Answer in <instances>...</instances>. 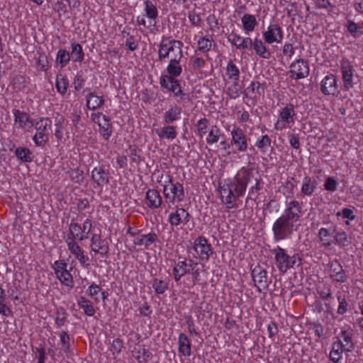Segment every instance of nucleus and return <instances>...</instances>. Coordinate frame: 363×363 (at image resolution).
Returning a JSON list of instances; mask_svg holds the SVG:
<instances>
[{
  "mask_svg": "<svg viewBox=\"0 0 363 363\" xmlns=\"http://www.w3.org/2000/svg\"><path fill=\"white\" fill-rule=\"evenodd\" d=\"M250 180V173L247 170H241L233 178H227L218 182L220 199L228 209L238 207L237 201L245 195Z\"/></svg>",
  "mask_w": 363,
  "mask_h": 363,
  "instance_id": "1",
  "label": "nucleus"
},
{
  "mask_svg": "<svg viewBox=\"0 0 363 363\" xmlns=\"http://www.w3.org/2000/svg\"><path fill=\"white\" fill-rule=\"evenodd\" d=\"M156 182L163 188L162 192L167 202L174 204L184 199V191L183 185L179 182H173L170 174L158 173Z\"/></svg>",
  "mask_w": 363,
  "mask_h": 363,
  "instance_id": "2",
  "label": "nucleus"
},
{
  "mask_svg": "<svg viewBox=\"0 0 363 363\" xmlns=\"http://www.w3.org/2000/svg\"><path fill=\"white\" fill-rule=\"evenodd\" d=\"M183 43L171 38L163 37L159 45L158 56L160 60L182 59Z\"/></svg>",
  "mask_w": 363,
  "mask_h": 363,
  "instance_id": "3",
  "label": "nucleus"
},
{
  "mask_svg": "<svg viewBox=\"0 0 363 363\" xmlns=\"http://www.w3.org/2000/svg\"><path fill=\"white\" fill-rule=\"evenodd\" d=\"M191 274L192 279L196 280L200 275L199 263L192 259H184L178 261L172 269V275L176 282L180 281L186 274Z\"/></svg>",
  "mask_w": 363,
  "mask_h": 363,
  "instance_id": "4",
  "label": "nucleus"
},
{
  "mask_svg": "<svg viewBox=\"0 0 363 363\" xmlns=\"http://www.w3.org/2000/svg\"><path fill=\"white\" fill-rule=\"evenodd\" d=\"M272 252L274 255L275 264L279 271L285 273L287 270L293 267L296 262L300 264L301 258L298 254L292 256L289 255L286 251L279 246L273 249Z\"/></svg>",
  "mask_w": 363,
  "mask_h": 363,
  "instance_id": "5",
  "label": "nucleus"
},
{
  "mask_svg": "<svg viewBox=\"0 0 363 363\" xmlns=\"http://www.w3.org/2000/svg\"><path fill=\"white\" fill-rule=\"evenodd\" d=\"M296 113L294 106L292 104H287L279 111L277 119L274 123V129L277 131H282L287 128H291L295 124Z\"/></svg>",
  "mask_w": 363,
  "mask_h": 363,
  "instance_id": "6",
  "label": "nucleus"
},
{
  "mask_svg": "<svg viewBox=\"0 0 363 363\" xmlns=\"http://www.w3.org/2000/svg\"><path fill=\"white\" fill-rule=\"evenodd\" d=\"M296 230V224L280 216L275 220L272 226L274 239L276 242L289 239Z\"/></svg>",
  "mask_w": 363,
  "mask_h": 363,
  "instance_id": "7",
  "label": "nucleus"
},
{
  "mask_svg": "<svg viewBox=\"0 0 363 363\" xmlns=\"http://www.w3.org/2000/svg\"><path fill=\"white\" fill-rule=\"evenodd\" d=\"M143 11L144 15L137 17L138 24L147 28L155 27L158 17V10L155 4L148 0L145 1Z\"/></svg>",
  "mask_w": 363,
  "mask_h": 363,
  "instance_id": "8",
  "label": "nucleus"
},
{
  "mask_svg": "<svg viewBox=\"0 0 363 363\" xmlns=\"http://www.w3.org/2000/svg\"><path fill=\"white\" fill-rule=\"evenodd\" d=\"M34 125L36 133L33 136V141L36 145L42 146L48 140L49 135L51 133L52 122L48 118H42Z\"/></svg>",
  "mask_w": 363,
  "mask_h": 363,
  "instance_id": "9",
  "label": "nucleus"
},
{
  "mask_svg": "<svg viewBox=\"0 0 363 363\" xmlns=\"http://www.w3.org/2000/svg\"><path fill=\"white\" fill-rule=\"evenodd\" d=\"M283 28L276 22H270L267 29L262 33V38L265 43L280 44L284 39Z\"/></svg>",
  "mask_w": 363,
  "mask_h": 363,
  "instance_id": "10",
  "label": "nucleus"
},
{
  "mask_svg": "<svg viewBox=\"0 0 363 363\" xmlns=\"http://www.w3.org/2000/svg\"><path fill=\"white\" fill-rule=\"evenodd\" d=\"M52 269L56 277L60 283L69 288L73 287V278L70 270L67 269V264L65 260H57L53 263Z\"/></svg>",
  "mask_w": 363,
  "mask_h": 363,
  "instance_id": "11",
  "label": "nucleus"
},
{
  "mask_svg": "<svg viewBox=\"0 0 363 363\" xmlns=\"http://www.w3.org/2000/svg\"><path fill=\"white\" fill-rule=\"evenodd\" d=\"M190 218L189 213L184 208H177L168 215V222L172 229L183 228Z\"/></svg>",
  "mask_w": 363,
  "mask_h": 363,
  "instance_id": "12",
  "label": "nucleus"
},
{
  "mask_svg": "<svg viewBox=\"0 0 363 363\" xmlns=\"http://www.w3.org/2000/svg\"><path fill=\"white\" fill-rule=\"evenodd\" d=\"M160 84L163 89L171 91L174 96L179 98V101L189 102L190 101L189 94L183 91L179 80L172 81L170 78L166 77L163 80V83Z\"/></svg>",
  "mask_w": 363,
  "mask_h": 363,
  "instance_id": "13",
  "label": "nucleus"
},
{
  "mask_svg": "<svg viewBox=\"0 0 363 363\" xmlns=\"http://www.w3.org/2000/svg\"><path fill=\"white\" fill-rule=\"evenodd\" d=\"M160 84L163 89L171 91L174 96L179 98V101L189 102L190 101L189 94L183 91L179 80L172 81L170 78L166 77L163 80V83Z\"/></svg>",
  "mask_w": 363,
  "mask_h": 363,
  "instance_id": "14",
  "label": "nucleus"
},
{
  "mask_svg": "<svg viewBox=\"0 0 363 363\" xmlns=\"http://www.w3.org/2000/svg\"><path fill=\"white\" fill-rule=\"evenodd\" d=\"M303 215V211L301 204L298 201L293 200L286 203V208L281 216L295 224Z\"/></svg>",
  "mask_w": 363,
  "mask_h": 363,
  "instance_id": "15",
  "label": "nucleus"
},
{
  "mask_svg": "<svg viewBox=\"0 0 363 363\" xmlns=\"http://www.w3.org/2000/svg\"><path fill=\"white\" fill-rule=\"evenodd\" d=\"M230 135L231 143L235 147L237 151L245 152L248 147V142L243 130L239 126H234L230 132Z\"/></svg>",
  "mask_w": 363,
  "mask_h": 363,
  "instance_id": "16",
  "label": "nucleus"
},
{
  "mask_svg": "<svg viewBox=\"0 0 363 363\" xmlns=\"http://www.w3.org/2000/svg\"><path fill=\"white\" fill-rule=\"evenodd\" d=\"M194 257L201 260H208L212 253L211 245L204 237H199L194 242Z\"/></svg>",
  "mask_w": 363,
  "mask_h": 363,
  "instance_id": "17",
  "label": "nucleus"
},
{
  "mask_svg": "<svg viewBox=\"0 0 363 363\" xmlns=\"http://www.w3.org/2000/svg\"><path fill=\"white\" fill-rule=\"evenodd\" d=\"M309 70L308 62L302 58H299L291 64L289 72L291 77L295 79H301L308 77Z\"/></svg>",
  "mask_w": 363,
  "mask_h": 363,
  "instance_id": "18",
  "label": "nucleus"
},
{
  "mask_svg": "<svg viewBox=\"0 0 363 363\" xmlns=\"http://www.w3.org/2000/svg\"><path fill=\"white\" fill-rule=\"evenodd\" d=\"M340 71L345 90H349L353 87L354 69L351 62L346 59H343L340 64Z\"/></svg>",
  "mask_w": 363,
  "mask_h": 363,
  "instance_id": "19",
  "label": "nucleus"
},
{
  "mask_svg": "<svg viewBox=\"0 0 363 363\" xmlns=\"http://www.w3.org/2000/svg\"><path fill=\"white\" fill-rule=\"evenodd\" d=\"M259 24L257 17L251 13H244L240 18V28L242 31L247 35L252 33Z\"/></svg>",
  "mask_w": 363,
  "mask_h": 363,
  "instance_id": "20",
  "label": "nucleus"
},
{
  "mask_svg": "<svg viewBox=\"0 0 363 363\" xmlns=\"http://www.w3.org/2000/svg\"><path fill=\"white\" fill-rule=\"evenodd\" d=\"M14 115V125L25 131L30 132L33 130L34 122L30 118L29 116L21 112L19 110L13 111Z\"/></svg>",
  "mask_w": 363,
  "mask_h": 363,
  "instance_id": "21",
  "label": "nucleus"
},
{
  "mask_svg": "<svg viewBox=\"0 0 363 363\" xmlns=\"http://www.w3.org/2000/svg\"><path fill=\"white\" fill-rule=\"evenodd\" d=\"M181 59L169 60L166 68L167 74H163L160 78V83H163V80L166 77L170 78L172 81L177 80L178 77L182 72V67L180 65Z\"/></svg>",
  "mask_w": 363,
  "mask_h": 363,
  "instance_id": "22",
  "label": "nucleus"
},
{
  "mask_svg": "<svg viewBox=\"0 0 363 363\" xmlns=\"http://www.w3.org/2000/svg\"><path fill=\"white\" fill-rule=\"evenodd\" d=\"M320 90L325 95H335L338 92L336 77L333 74L325 76L320 82Z\"/></svg>",
  "mask_w": 363,
  "mask_h": 363,
  "instance_id": "23",
  "label": "nucleus"
},
{
  "mask_svg": "<svg viewBox=\"0 0 363 363\" xmlns=\"http://www.w3.org/2000/svg\"><path fill=\"white\" fill-rule=\"evenodd\" d=\"M228 41L239 50L250 49L252 43V39L250 38L242 37L233 33L228 36Z\"/></svg>",
  "mask_w": 363,
  "mask_h": 363,
  "instance_id": "24",
  "label": "nucleus"
},
{
  "mask_svg": "<svg viewBox=\"0 0 363 363\" xmlns=\"http://www.w3.org/2000/svg\"><path fill=\"white\" fill-rule=\"evenodd\" d=\"M153 132L155 133L160 140H173L177 136L176 127L169 125L154 129Z\"/></svg>",
  "mask_w": 363,
  "mask_h": 363,
  "instance_id": "25",
  "label": "nucleus"
},
{
  "mask_svg": "<svg viewBox=\"0 0 363 363\" xmlns=\"http://www.w3.org/2000/svg\"><path fill=\"white\" fill-rule=\"evenodd\" d=\"M69 250L75 256L80 264L84 265L89 260L88 257L84 255V252L74 239L67 241Z\"/></svg>",
  "mask_w": 363,
  "mask_h": 363,
  "instance_id": "26",
  "label": "nucleus"
},
{
  "mask_svg": "<svg viewBox=\"0 0 363 363\" xmlns=\"http://www.w3.org/2000/svg\"><path fill=\"white\" fill-rule=\"evenodd\" d=\"M91 247L94 252L99 253L101 255H106L108 251V245L98 235H92L91 238Z\"/></svg>",
  "mask_w": 363,
  "mask_h": 363,
  "instance_id": "27",
  "label": "nucleus"
},
{
  "mask_svg": "<svg viewBox=\"0 0 363 363\" xmlns=\"http://www.w3.org/2000/svg\"><path fill=\"white\" fill-rule=\"evenodd\" d=\"M179 352L184 357H189L191 354V341L184 333H180L178 337Z\"/></svg>",
  "mask_w": 363,
  "mask_h": 363,
  "instance_id": "28",
  "label": "nucleus"
},
{
  "mask_svg": "<svg viewBox=\"0 0 363 363\" xmlns=\"http://www.w3.org/2000/svg\"><path fill=\"white\" fill-rule=\"evenodd\" d=\"M334 233V228L319 229L318 235L323 246L330 247L333 243Z\"/></svg>",
  "mask_w": 363,
  "mask_h": 363,
  "instance_id": "29",
  "label": "nucleus"
},
{
  "mask_svg": "<svg viewBox=\"0 0 363 363\" xmlns=\"http://www.w3.org/2000/svg\"><path fill=\"white\" fill-rule=\"evenodd\" d=\"M329 274L330 277L336 281L343 282L345 280V274L341 264L338 262H333L330 264Z\"/></svg>",
  "mask_w": 363,
  "mask_h": 363,
  "instance_id": "30",
  "label": "nucleus"
},
{
  "mask_svg": "<svg viewBox=\"0 0 363 363\" xmlns=\"http://www.w3.org/2000/svg\"><path fill=\"white\" fill-rule=\"evenodd\" d=\"M91 178L98 186L108 183V177L101 167H96L91 171Z\"/></svg>",
  "mask_w": 363,
  "mask_h": 363,
  "instance_id": "31",
  "label": "nucleus"
},
{
  "mask_svg": "<svg viewBox=\"0 0 363 363\" xmlns=\"http://www.w3.org/2000/svg\"><path fill=\"white\" fill-rule=\"evenodd\" d=\"M251 46H252L256 55L264 59L269 58L270 54L267 49L264 42L261 39L258 38H254Z\"/></svg>",
  "mask_w": 363,
  "mask_h": 363,
  "instance_id": "32",
  "label": "nucleus"
},
{
  "mask_svg": "<svg viewBox=\"0 0 363 363\" xmlns=\"http://www.w3.org/2000/svg\"><path fill=\"white\" fill-rule=\"evenodd\" d=\"M132 354L140 363L147 362L152 357L150 351L145 349L143 346L135 347L132 351Z\"/></svg>",
  "mask_w": 363,
  "mask_h": 363,
  "instance_id": "33",
  "label": "nucleus"
},
{
  "mask_svg": "<svg viewBox=\"0 0 363 363\" xmlns=\"http://www.w3.org/2000/svg\"><path fill=\"white\" fill-rule=\"evenodd\" d=\"M147 204L150 208H156L162 203V197L156 190H148L146 193Z\"/></svg>",
  "mask_w": 363,
  "mask_h": 363,
  "instance_id": "34",
  "label": "nucleus"
},
{
  "mask_svg": "<svg viewBox=\"0 0 363 363\" xmlns=\"http://www.w3.org/2000/svg\"><path fill=\"white\" fill-rule=\"evenodd\" d=\"M157 236L155 233H148L146 235H138L133 240L135 245L148 247L156 240Z\"/></svg>",
  "mask_w": 363,
  "mask_h": 363,
  "instance_id": "35",
  "label": "nucleus"
},
{
  "mask_svg": "<svg viewBox=\"0 0 363 363\" xmlns=\"http://www.w3.org/2000/svg\"><path fill=\"white\" fill-rule=\"evenodd\" d=\"M182 108L179 106H174L170 107L164 114V122L171 123L179 120L181 117Z\"/></svg>",
  "mask_w": 363,
  "mask_h": 363,
  "instance_id": "36",
  "label": "nucleus"
},
{
  "mask_svg": "<svg viewBox=\"0 0 363 363\" xmlns=\"http://www.w3.org/2000/svg\"><path fill=\"white\" fill-rule=\"evenodd\" d=\"M104 104L102 96H98L94 93H90L86 96V106L91 110H95L101 108Z\"/></svg>",
  "mask_w": 363,
  "mask_h": 363,
  "instance_id": "37",
  "label": "nucleus"
},
{
  "mask_svg": "<svg viewBox=\"0 0 363 363\" xmlns=\"http://www.w3.org/2000/svg\"><path fill=\"white\" fill-rule=\"evenodd\" d=\"M70 58L74 62H81L84 59V53L82 46L77 43H71Z\"/></svg>",
  "mask_w": 363,
  "mask_h": 363,
  "instance_id": "38",
  "label": "nucleus"
},
{
  "mask_svg": "<svg viewBox=\"0 0 363 363\" xmlns=\"http://www.w3.org/2000/svg\"><path fill=\"white\" fill-rule=\"evenodd\" d=\"M77 304L80 308L84 311V313L88 316H92L95 313V308L93 303L89 299L80 296L77 300Z\"/></svg>",
  "mask_w": 363,
  "mask_h": 363,
  "instance_id": "39",
  "label": "nucleus"
},
{
  "mask_svg": "<svg viewBox=\"0 0 363 363\" xmlns=\"http://www.w3.org/2000/svg\"><path fill=\"white\" fill-rule=\"evenodd\" d=\"M343 352H347L342 347V344L337 340L333 345L332 350L330 353V358L333 362H338L342 357Z\"/></svg>",
  "mask_w": 363,
  "mask_h": 363,
  "instance_id": "40",
  "label": "nucleus"
},
{
  "mask_svg": "<svg viewBox=\"0 0 363 363\" xmlns=\"http://www.w3.org/2000/svg\"><path fill=\"white\" fill-rule=\"evenodd\" d=\"M315 186V180L309 177H306L302 182L301 192L306 196H311L313 193Z\"/></svg>",
  "mask_w": 363,
  "mask_h": 363,
  "instance_id": "41",
  "label": "nucleus"
},
{
  "mask_svg": "<svg viewBox=\"0 0 363 363\" xmlns=\"http://www.w3.org/2000/svg\"><path fill=\"white\" fill-rule=\"evenodd\" d=\"M352 332L348 330H345L341 333L339 337V340H337L339 342L342 344V347L346 350V351H351L353 349V343L352 341Z\"/></svg>",
  "mask_w": 363,
  "mask_h": 363,
  "instance_id": "42",
  "label": "nucleus"
},
{
  "mask_svg": "<svg viewBox=\"0 0 363 363\" xmlns=\"http://www.w3.org/2000/svg\"><path fill=\"white\" fill-rule=\"evenodd\" d=\"M225 75L228 81H238L240 77L239 69L234 63L230 62L226 67Z\"/></svg>",
  "mask_w": 363,
  "mask_h": 363,
  "instance_id": "43",
  "label": "nucleus"
},
{
  "mask_svg": "<svg viewBox=\"0 0 363 363\" xmlns=\"http://www.w3.org/2000/svg\"><path fill=\"white\" fill-rule=\"evenodd\" d=\"M69 232L74 239L82 241L88 238V236L83 233L82 228L78 223H71L69 225Z\"/></svg>",
  "mask_w": 363,
  "mask_h": 363,
  "instance_id": "44",
  "label": "nucleus"
},
{
  "mask_svg": "<svg viewBox=\"0 0 363 363\" xmlns=\"http://www.w3.org/2000/svg\"><path fill=\"white\" fill-rule=\"evenodd\" d=\"M230 81H227V91L228 95L232 99H236L239 97L241 93V87L238 83V81H231L230 84Z\"/></svg>",
  "mask_w": 363,
  "mask_h": 363,
  "instance_id": "45",
  "label": "nucleus"
},
{
  "mask_svg": "<svg viewBox=\"0 0 363 363\" xmlns=\"http://www.w3.org/2000/svg\"><path fill=\"white\" fill-rule=\"evenodd\" d=\"M347 31L354 37L358 38L363 35V24L356 23L352 21L347 24Z\"/></svg>",
  "mask_w": 363,
  "mask_h": 363,
  "instance_id": "46",
  "label": "nucleus"
},
{
  "mask_svg": "<svg viewBox=\"0 0 363 363\" xmlns=\"http://www.w3.org/2000/svg\"><path fill=\"white\" fill-rule=\"evenodd\" d=\"M70 54L65 49H60L56 56V62L62 67H65L70 61Z\"/></svg>",
  "mask_w": 363,
  "mask_h": 363,
  "instance_id": "47",
  "label": "nucleus"
},
{
  "mask_svg": "<svg viewBox=\"0 0 363 363\" xmlns=\"http://www.w3.org/2000/svg\"><path fill=\"white\" fill-rule=\"evenodd\" d=\"M66 125V122L62 116H59L56 118L55 135L58 140H62L64 138V128Z\"/></svg>",
  "mask_w": 363,
  "mask_h": 363,
  "instance_id": "48",
  "label": "nucleus"
},
{
  "mask_svg": "<svg viewBox=\"0 0 363 363\" xmlns=\"http://www.w3.org/2000/svg\"><path fill=\"white\" fill-rule=\"evenodd\" d=\"M101 291V287L95 283L91 284L86 290V294L90 298H93L96 303H98L99 302L98 295L100 294Z\"/></svg>",
  "mask_w": 363,
  "mask_h": 363,
  "instance_id": "49",
  "label": "nucleus"
},
{
  "mask_svg": "<svg viewBox=\"0 0 363 363\" xmlns=\"http://www.w3.org/2000/svg\"><path fill=\"white\" fill-rule=\"evenodd\" d=\"M212 43V39L206 37H201L197 41L198 50L202 53H206L211 50Z\"/></svg>",
  "mask_w": 363,
  "mask_h": 363,
  "instance_id": "50",
  "label": "nucleus"
},
{
  "mask_svg": "<svg viewBox=\"0 0 363 363\" xmlns=\"http://www.w3.org/2000/svg\"><path fill=\"white\" fill-rule=\"evenodd\" d=\"M16 157L22 160L23 162H31L33 157L31 152L25 147L16 148L15 151Z\"/></svg>",
  "mask_w": 363,
  "mask_h": 363,
  "instance_id": "51",
  "label": "nucleus"
},
{
  "mask_svg": "<svg viewBox=\"0 0 363 363\" xmlns=\"http://www.w3.org/2000/svg\"><path fill=\"white\" fill-rule=\"evenodd\" d=\"M68 82L62 74H57L56 77V88L57 91L64 95L67 90Z\"/></svg>",
  "mask_w": 363,
  "mask_h": 363,
  "instance_id": "52",
  "label": "nucleus"
},
{
  "mask_svg": "<svg viewBox=\"0 0 363 363\" xmlns=\"http://www.w3.org/2000/svg\"><path fill=\"white\" fill-rule=\"evenodd\" d=\"M152 285L155 291L158 294H164L168 289V283L159 279H155Z\"/></svg>",
  "mask_w": 363,
  "mask_h": 363,
  "instance_id": "53",
  "label": "nucleus"
},
{
  "mask_svg": "<svg viewBox=\"0 0 363 363\" xmlns=\"http://www.w3.org/2000/svg\"><path fill=\"white\" fill-rule=\"evenodd\" d=\"M220 129L217 126H212L206 138V143L213 145L220 139Z\"/></svg>",
  "mask_w": 363,
  "mask_h": 363,
  "instance_id": "54",
  "label": "nucleus"
},
{
  "mask_svg": "<svg viewBox=\"0 0 363 363\" xmlns=\"http://www.w3.org/2000/svg\"><path fill=\"white\" fill-rule=\"evenodd\" d=\"M208 126V121L206 118H203L199 119L196 124V131L197 134L199 137L203 138L204 135L207 133V128Z\"/></svg>",
  "mask_w": 363,
  "mask_h": 363,
  "instance_id": "55",
  "label": "nucleus"
},
{
  "mask_svg": "<svg viewBox=\"0 0 363 363\" xmlns=\"http://www.w3.org/2000/svg\"><path fill=\"white\" fill-rule=\"evenodd\" d=\"M271 144V140L268 135H262L257 139L255 143V146L262 150V151H265V149L267 148Z\"/></svg>",
  "mask_w": 363,
  "mask_h": 363,
  "instance_id": "56",
  "label": "nucleus"
},
{
  "mask_svg": "<svg viewBox=\"0 0 363 363\" xmlns=\"http://www.w3.org/2000/svg\"><path fill=\"white\" fill-rule=\"evenodd\" d=\"M69 177L74 182L79 184L84 180L83 172L78 168L71 170Z\"/></svg>",
  "mask_w": 363,
  "mask_h": 363,
  "instance_id": "57",
  "label": "nucleus"
},
{
  "mask_svg": "<svg viewBox=\"0 0 363 363\" xmlns=\"http://www.w3.org/2000/svg\"><path fill=\"white\" fill-rule=\"evenodd\" d=\"M60 342L62 345V350L65 352L67 353L69 350V336L66 332L62 331L60 333Z\"/></svg>",
  "mask_w": 363,
  "mask_h": 363,
  "instance_id": "58",
  "label": "nucleus"
},
{
  "mask_svg": "<svg viewBox=\"0 0 363 363\" xmlns=\"http://www.w3.org/2000/svg\"><path fill=\"white\" fill-rule=\"evenodd\" d=\"M335 239L336 242L340 246H347L350 243L347 235L345 232L336 233Z\"/></svg>",
  "mask_w": 363,
  "mask_h": 363,
  "instance_id": "59",
  "label": "nucleus"
},
{
  "mask_svg": "<svg viewBox=\"0 0 363 363\" xmlns=\"http://www.w3.org/2000/svg\"><path fill=\"white\" fill-rule=\"evenodd\" d=\"M338 183L333 177H329L326 179L324 188L329 191H335L337 189Z\"/></svg>",
  "mask_w": 363,
  "mask_h": 363,
  "instance_id": "60",
  "label": "nucleus"
},
{
  "mask_svg": "<svg viewBox=\"0 0 363 363\" xmlns=\"http://www.w3.org/2000/svg\"><path fill=\"white\" fill-rule=\"evenodd\" d=\"M336 216L337 217L342 216L350 220H353L355 218L353 210L347 208H343L342 211L337 212Z\"/></svg>",
  "mask_w": 363,
  "mask_h": 363,
  "instance_id": "61",
  "label": "nucleus"
},
{
  "mask_svg": "<svg viewBox=\"0 0 363 363\" xmlns=\"http://www.w3.org/2000/svg\"><path fill=\"white\" fill-rule=\"evenodd\" d=\"M123 348V342L120 339H115L111 346V351L115 356L118 355Z\"/></svg>",
  "mask_w": 363,
  "mask_h": 363,
  "instance_id": "62",
  "label": "nucleus"
},
{
  "mask_svg": "<svg viewBox=\"0 0 363 363\" xmlns=\"http://www.w3.org/2000/svg\"><path fill=\"white\" fill-rule=\"evenodd\" d=\"M91 117L92 121L97 123L99 126H101L104 123L109 121L108 118L101 113H92Z\"/></svg>",
  "mask_w": 363,
  "mask_h": 363,
  "instance_id": "63",
  "label": "nucleus"
},
{
  "mask_svg": "<svg viewBox=\"0 0 363 363\" xmlns=\"http://www.w3.org/2000/svg\"><path fill=\"white\" fill-rule=\"evenodd\" d=\"M236 118L240 123H244L249 121L250 114L245 110H240L236 113Z\"/></svg>",
  "mask_w": 363,
  "mask_h": 363,
  "instance_id": "64",
  "label": "nucleus"
}]
</instances>
